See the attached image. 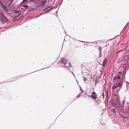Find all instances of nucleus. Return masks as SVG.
I'll return each mask as SVG.
<instances>
[{"label":"nucleus","instance_id":"f257e3e1","mask_svg":"<svg viewBox=\"0 0 129 129\" xmlns=\"http://www.w3.org/2000/svg\"><path fill=\"white\" fill-rule=\"evenodd\" d=\"M116 83V85H113L112 87V89L114 91L115 89L117 87H119V88L118 89H117L116 91L117 92H118L119 91V90L121 88V87L122 85V82L121 81V80H119L118 81V82H116L115 84Z\"/></svg>","mask_w":129,"mask_h":129},{"label":"nucleus","instance_id":"f03ea898","mask_svg":"<svg viewBox=\"0 0 129 129\" xmlns=\"http://www.w3.org/2000/svg\"><path fill=\"white\" fill-rule=\"evenodd\" d=\"M0 20L3 23L9 21V20L7 19V17L2 11L0 12Z\"/></svg>","mask_w":129,"mask_h":129},{"label":"nucleus","instance_id":"7ed1b4c3","mask_svg":"<svg viewBox=\"0 0 129 129\" xmlns=\"http://www.w3.org/2000/svg\"><path fill=\"white\" fill-rule=\"evenodd\" d=\"M117 104H116V106L115 107L116 108V109L117 111L119 112L120 111L121 112L123 111V106H122V105L120 104L119 102L118 101Z\"/></svg>","mask_w":129,"mask_h":129},{"label":"nucleus","instance_id":"20e7f679","mask_svg":"<svg viewBox=\"0 0 129 129\" xmlns=\"http://www.w3.org/2000/svg\"><path fill=\"white\" fill-rule=\"evenodd\" d=\"M46 2V0H44V1H41V3L39 4L36 5V7L37 9H39V8H43L45 5V3Z\"/></svg>","mask_w":129,"mask_h":129},{"label":"nucleus","instance_id":"39448f33","mask_svg":"<svg viewBox=\"0 0 129 129\" xmlns=\"http://www.w3.org/2000/svg\"><path fill=\"white\" fill-rule=\"evenodd\" d=\"M90 96L91 98L95 100L97 98V95L94 91H93L92 93Z\"/></svg>","mask_w":129,"mask_h":129},{"label":"nucleus","instance_id":"423d86ee","mask_svg":"<svg viewBox=\"0 0 129 129\" xmlns=\"http://www.w3.org/2000/svg\"><path fill=\"white\" fill-rule=\"evenodd\" d=\"M0 4L6 12H7L8 11V10L7 7L3 4L2 1L1 0H0Z\"/></svg>","mask_w":129,"mask_h":129},{"label":"nucleus","instance_id":"0eeeda50","mask_svg":"<svg viewBox=\"0 0 129 129\" xmlns=\"http://www.w3.org/2000/svg\"><path fill=\"white\" fill-rule=\"evenodd\" d=\"M64 67L67 68H70L72 66V65L70 62H68L67 61L65 64L63 65Z\"/></svg>","mask_w":129,"mask_h":129},{"label":"nucleus","instance_id":"6e6552de","mask_svg":"<svg viewBox=\"0 0 129 129\" xmlns=\"http://www.w3.org/2000/svg\"><path fill=\"white\" fill-rule=\"evenodd\" d=\"M120 77L118 75L117 76H115L114 77L113 79V81L114 82V83L115 82V81H116L118 82V80H120Z\"/></svg>","mask_w":129,"mask_h":129},{"label":"nucleus","instance_id":"1a4fd4ad","mask_svg":"<svg viewBox=\"0 0 129 129\" xmlns=\"http://www.w3.org/2000/svg\"><path fill=\"white\" fill-rule=\"evenodd\" d=\"M67 60L66 59L64 58H62L60 59V63L63 64H65Z\"/></svg>","mask_w":129,"mask_h":129},{"label":"nucleus","instance_id":"9d476101","mask_svg":"<svg viewBox=\"0 0 129 129\" xmlns=\"http://www.w3.org/2000/svg\"><path fill=\"white\" fill-rule=\"evenodd\" d=\"M109 103L111 104L112 106L113 107H115L116 103L114 101L113 99H111L109 101Z\"/></svg>","mask_w":129,"mask_h":129},{"label":"nucleus","instance_id":"9b49d317","mask_svg":"<svg viewBox=\"0 0 129 129\" xmlns=\"http://www.w3.org/2000/svg\"><path fill=\"white\" fill-rule=\"evenodd\" d=\"M28 10L27 11L28 12H30L31 11H32L34 10H36L39 9H36V8H32L28 7Z\"/></svg>","mask_w":129,"mask_h":129},{"label":"nucleus","instance_id":"f8f14e48","mask_svg":"<svg viewBox=\"0 0 129 129\" xmlns=\"http://www.w3.org/2000/svg\"><path fill=\"white\" fill-rule=\"evenodd\" d=\"M54 8L53 7L52 8H50L49 9H48L45 12H43V14H45L49 12L52 9Z\"/></svg>","mask_w":129,"mask_h":129},{"label":"nucleus","instance_id":"ddd939ff","mask_svg":"<svg viewBox=\"0 0 129 129\" xmlns=\"http://www.w3.org/2000/svg\"><path fill=\"white\" fill-rule=\"evenodd\" d=\"M13 0H9V1H10L9 2L8 4V6L9 7H10L11 6V5Z\"/></svg>","mask_w":129,"mask_h":129},{"label":"nucleus","instance_id":"4468645a","mask_svg":"<svg viewBox=\"0 0 129 129\" xmlns=\"http://www.w3.org/2000/svg\"><path fill=\"white\" fill-rule=\"evenodd\" d=\"M20 14L19 13H17L15 15V16L14 17V18H17L19 17L20 15Z\"/></svg>","mask_w":129,"mask_h":129},{"label":"nucleus","instance_id":"2eb2a0df","mask_svg":"<svg viewBox=\"0 0 129 129\" xmlns=\"http://www.w3.org/2000/svg\"><path fill=\"white\" fill-rule=\"evenodd\" d=\"M107 59L106 58H105L103 62V63L106 64L107 63Z\"/></svg>","mask_w":129,"mask_h":129},{"label":"nucleus","instance_id":"dca6fc26","mask_svg":"<svg viewBox=\"0 0 129 129\" xmlns=\"http://www.w3.org/2000/svg\"><path fill=\"white\" fill-rule=\"evenodd\" d=\"M125 109L126 111L127 112L129 113V106L128 107H126Z\"/></svg>","mask_w":129,"mask_h":129},{"label":"nucleus","instance_id":"f3484780","mask_svg":"<svg viewBox=\"0 0 129 129\" xmlns=\"http://www.w3.org/2000/svg\"><path fill=\"white\" fill-rule=\"evenodd\" d=\"M98 49L99 51V52H101L102 50V48H101L100 46H99Z\"/></svg>","mask_w":129,"mask_h":129},{"label":"nucleus","instance_id":"a211bd4d","mask_svg":"<svg viewBox=\"0 0 129 129\" xmlns=\"http://www.w3.org/2000/svg\"><path fill=\"white\" fill-rule=\"evenodd\" d=\"M112 111L113 113H116V110L114 108H113L112 109Z\"/></svg>","mask_w":129,"mask_h":129},{"label":"nucleus","instance_id":"6ab92c4d","mask_svg":"<svg viewBox=\"0 0 129 129\" xmlns=\"http://www.w3.org/2000/svg\"><path fill=\"white\" fill-rule=\"evenodd\" d=\"M102 96H103V98H104V92L103 91H102Z\"/></svg>","mask_w":129,"mask_h":129},{"label":"nucleus","instance_id":"aec40b11","mask_svg":"<svg viewBox=\"0 0 129 129\" xmlns=\"http://www.w3.org/2000/svg\"><path fill=\"white\" fill-rule=\"evenodd\" d=\"M13 12L14 13H16V14H17V13H19V11H17V10H14L13 11Z\"/></svg>","mask_w":129,"mask_h":129},{"label":"nucleus","instance_id":"412c9836","mask_svg":"<svg viewBox=\"0 0 129 129\" xmlns=\"http://www.w3.org/2000/svg\"><path fill=\"white\" fill-rule=\"evenodd\" d=\"M79 88H80V90L81 91V92L80 93L81 94L82 92H83V90L81 88V86H80L79 87Z\"/></svg>","mask_w":129,"mask_h":129},{"label":"nucleus","instance_id":"4be33fe9","mask_svg":"<svg viewBox=\"0 0 129 129\" xmlns=\"http://www.w3.org/2000/svg\"><path fill=\"white\" fill-rule=\"evenodd\" d=\"M23 6L26 9H28V7L27 5H24Z\"/></svg>","mask_w":129,"mask_h":129},{"label":"nucleus","instance_id":"5701e85b","mask_svg":"<svg viewBox=\"0 0 129 129\" xmlns=\"http://www.w3.org/2000/svg\"><path fill=\"white\" fill-rule=\"evenodd\" d=\"M121 117L124 119H126L127 118V117L123 115H122Z\"/></svg>","mask_w":129,"mask_h":129},{"label":"nucleus","instance_id":"b1692460","mask_svg":"<svg viewBox=\"0 0 129 129\" xmlns=\"http://www.w3.org/2000/svg\"><path fill=\"white\" fill-rule=\"evenodd\" d=\"M99 56L100 58L102 56L101 52H99Z\"/></svg>","mask_w":129,"mask_h":129},{"label":"nucleus","instance_id":"393cba45","mask_svg":"<svg viewBox=\"0 0 129 129\" xmlns=\"http://www.w3.org/2000/svg\"><path fill=\"white\" fill-rule=\"evenodd\" d=\"M125 103V101L124 100H123L122 102V104L123 105L122 106L124 107Z\"/></svg>","mask_w":129,"mask_h":129},{"label":"nucleus","instance_id":"a878e982","mask_svg":"<svg viewBox=\"0 0 129 129\" xmlns=\"http://www.w3.org/2000/svg\"><path fill=\"white\" fill-rule=\"evenodd\" d=\"M83 77L84 78L83 80L84 81H86L87 80V79L86 78H85V77L84 78V77Z\"/></svg>","mask_w":129,"mask_h":129},{"label":"nucleus","instance_id":"bb28decb","mask_svg":"<svg viewBox=\"0 0 129 129\" xmlns=\"http://www.w3.org/2000/svg\"><path fill=\"white\" fill-rule=\"evenodd\" d=\"M81 95V94L80 93L79 94H78L77 96H76V97L77 98H78V97H80V96Z\"/></svg>","mask_w":129,"mask_h":129},{"label":"nucleus","instance_id":"cd10ccee","mask_svg":"<svg viewBox=\"0 0 129 129\" xmlns=\"http://www.w3.org/2000/svg\"><path fill=\"white\" fill-rule=\"evenodd\" d=\"M125 73H126L125 72H124L123 73V78L124 77V76H123V74H124V78H125Z\"/></svg>","mask_w":129,"mask_h":129},{"label":"nucleus","instance_id":"c85d7f7f","mask_svg":"<svg viewBox=\"0 0 129 129\" xmlns=\"http://www.w3.org/2000/svg\"><path fill=\"white\" fill-rule=\"evenodd\" d=\"M24 17L23 16H21L20 17V19H22Z\"/></svg>","mask_w":129,"mask_h":129},{"label":"nucleus","instance_id":"c756f323","mask_svg":"<svg viewBox=\"0 0 129 129\" xmlns=\"http://www.w3.org/2000/svg\"><path fill=\"white\" fill-rule=\"evenodd\" d=\"M28 0H23L22 2H26Z\"/></svg>","mask_w":129,"mask_h":129},{"label":"nucleus","instance_id":"7c9ffc66","mask_svg":"<svg viewBox=\"0 0 129 129\" xmlns=\"http://www.w3.org/2000/svg\"><path fill=\"white\" fill-rule=\"evenodd\" d=\"M105 64H104V63H103L102 65H103V67H105Z\"/></svg>","mask_w":129,"mask_h":129},{"label":"nucleus","instance_id":"2f4dec72","mask_svg":"<svg viewBox=\"0 0 129 129\" xmlns=\"http://www.w3.org/2000/svg\"><path fill=\"white\" fill-rule=\"evenodd\" d=\"M47 9L46 8H45L43 10V11L44 12V11H45Z\"/></svg>","mask_w":129,"mask_h":129},{"label":"nucleus","instance_id":"473e14b6","mask_svg":"<svg viewBox=\"0 0 129 129\" xmlns=\"http://www.w3.org/2000/svg\"><path fill=\"white\" fill-rule=\"evenodd\" d=\"M51 6H48V7H46V8H47V9H48L49 8H50V7H51Z\"/></svg>","mask_w":129,"mask_h":129},{"label":"nucleus","instance_id":"72a5a7b5","mask_svg":"<svg viewBox=\"0 0 129 129\" xmlns=\"http://www.w3.org/2000/svg\"><path fill=\"white\" fill-rule=\"evenodd\" d=\"M43 12H42V13L40 14V15L39 16H40L41 15H42L43 14Z\"/></svg>","mask_w":129,"mask_h":129},{"label":"nucleus","instance_id":"f704fd0d","mask_svg":"<svg viewBox=\"0 0 129 129\" xmlns=\"http://www.w3.org/2000/svg\"><path fill=\"white\" fill-rule=\"evenodd\" d=\"M80 41V42H85V43L87 42H84L83 41Z\"/></svg>","mask_w":129,"mask_h":129},{"label":"nucleus","instance_id":"c9c22d12","mask_svg":"<svg viewBox=\"0 0 129 129\" xmlns=\"http://www.w3.org/2000/svg\"><path fill=\"white\" fill-rule=\"evenodd\" d=\"M121 73V72L118 71V73H119V74H120Z\"/></svg>","mask_w":129,"mask_h":129},{"label":"nucleus","instance_id":"e433bc0d","mask_svg":"<svg viewBox=\"0 0 129 129\" xmlns=\"http://www.w3.org/2000/svg\"><path fill=\"white\" fill-rule=\"evenodd\" d=\"M88 97H91V96L90 95H88Z\"/></svg>","mask_w":129,"mask_h":129},{"label":"nucleus","instance_id":"4c0bfd02","mask_svg":"<svg viewBox=\"0 0 129 129\" xmlns=\"http://www.w3.org/2000/svg\"><path fill=\"white\" fill-rule=\"evenodd\" d=\"M96 80H95V85H96Z\"/></svg>","mask_w":129,"mask_h":129},{"label":"nucleus","instance_id":"58836bf2","mask_svg":"<svg viewBox=\"0 0 129 129\" xmlns=\"http://www.w3.org/2000/svg\"><path fill=\"white\" fill-rule=\"evenodd\" d=\"M5 30H3L2 31H4Z\"/></svg>","mask_w":129,"mask_h":129},{"label":"nucleus","instance_id":"ea45409f","mask_svg":"<svg viewBox=\"0 0 129 129\" xmlns=\"http://www.w3.org/2000/svg\"><path fill=\"white\" fill-rule=\"evenodd\" d=\"M85 94V95H86V93H85V94Z\"/></svg>","mask_w":129,"mask_h":129},{"label":"nucleus","instance_id":"a19ab883","mask_svg":"<svg viewBox=\"0 0 129 129\" xmlns=\"http://www.w3.org/2000/svg\"><path fill=\"white\" fill-rule=\"evenodd\" d=\"M121 32H120V35H120V34H121Z\"/></svg>","mask_w":129,"mask_h":129},{"label":"nucleus","instance_id":"79ce46f5","mask_svg":"<svg viewBox=\"0 0 129 129\" xmlns=\"http://www.w3.org/2000/svg\"><path fill=\"white\" fill-rule=\"evenodd\" d=\"M110 39L109 40H111V39Z\"/></svg>","mask_w":129,"mask_h":129},{"label":"nucleus","instance_id":"37998d69","mask_svg":"<svg viewBox=\"0 0 129 129\" xmlns=\"http://www.w3.org/2000/svg\"><path fill=\"white\" fill-rule=\"evenodd\" d=\"M128 84H129V83H128Z\"/></svg>","mask_w":129,"mask_h":129},{"label":"nucleus","instance_id":"c03bdc74","mask_svg":"<svg viewBox=\"0 0 129 129\" xmlns=\"http://www.w3.org/2000/svg\"><path fill=\"white\" fill-rule=\"evenodd\" d=\"M115 96H116V95H115Z\"/></svg>","mask_w":129,"mask_h":129},{"label":"nucleus","instance_id":"a18cd8bd","mask_svg":"<svg viewBox=\"0 0 129 129\" xmlns=\"http://www.w3.org/2000/svg\"><path fill=\"white\" fill-rule=\"evenodd\" d=\"M76 99V98H75V99H74V100H75V99Z\"/></svg>","mask_w":129,"mask_h":129}]
</instances>
